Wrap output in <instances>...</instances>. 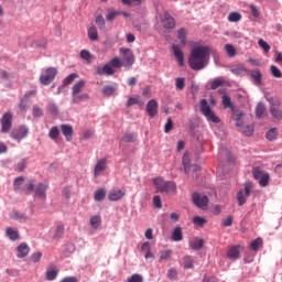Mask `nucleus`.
<instances>
[{
  "label": "nucleus",
  "mask_w": 282,
  "mask_h": 282,
  "mask_svg": "<svg viewBox=\"0 0 282 282\" xmlns=\"http://www.w3.org/2000/svg\"><path fill=\"white\" fill-rule=\"evenodd\" d=\"M212 48L209 46H196L192 50L189 55V66L192 69L199 72L206 67L208 56H210Z\"/></svg>",
  "instance_id": "obj_1"
},
{
  "label": "nucleus",
  "mask_w": 282,
  "mask_h": 282,
  "mask_svg": "<svg viewBox=\"0 0 282 282\" xmlns=\"http://www.w3.org/2000/svg\"><path fill=\"white\" fill-rule=\"evenodd\" d=\"M86 82L85 79H80L73 85L72 96H73V105H78L85 100H89V94H82L83 89H85Z\"/></svg>",
  "instance_id": "obj_2"
},
{
  "label": "nucleus",
  "mask_w": 282,
  "mask_h": 282,
  "mask_svg": "<svg viewBox=\"0 0 282 282\" xmlns=\"http://www.w3.org/2000/svg\"><path fill=\"white\" fill-rule=\"evenodd\" d=\"M34 184H36V181H28L26 191H29L30 193H34L35 197H39V199H45V197H47L46 193L50 188V185H47L46 183H39L35 186Z\"/></svg>",
  "instance_id": "obj_3"
},
{
  "label": "nucleus",
  "mask_w": 282,
  "mask_h": 282,
  "mask_svg": "<svg viewBox=\"0 0 282 282\" xmlns=\"http://www.w3.org/2000/svg\"><path fill=\"white\" fill-rule=\"evenodd\" d=\"M153 184L158 193H175L177 191V185H175V182L165 181L163 177L154 178Z\"/></svg>",
  "instance_id": "obj_4"
},
{
  "label": "nucleus",
  "mask_w": 282,
  "mask_h": 282,
  "mask_svg": "<svg viewBox=\"0 0 282 282\" xmlns=\"http://www.w3.org/2000/svg\"><path fill=\"white\" fill-rule=\"evenodd\" d=\"M252 176L256 181H258L259 186L265 188L270 184V173L263 171L260 166H256L252 169Z\"/></svg>",
  "instance_id": "obj_5"
},
{
  "label": "nucleus",
  "mask_w": 282,
  "mask_h": 282,
  "mask_svg": "<svg viewBox=\"0 0 282 282\" xmlns=\"http://www.w3.org/2000/svg\"><path fill=\"white\" fill-rule=\"evenodd\" d=\"M200 112L205 116L208 122H214L215 124H219L221 122L219 117L213 112V109H210V105H208V100L206 99L200 100Z\"/></svg>",
  "instance_id": "obj_6"
},
{
  "label": "nucleus",
  "mask_w": 282,
  "mask_h": 282,
  "mask_svg": "<svg viewBox=\"0 0 282 282\" xmlns=\"http://www.w3.org/2000/svg\"><path fill=\"white\" fill-rule=\"evenodd\" d=\"M119 54L122 57L121 63L123 64V67H126V69H131L135 63V55L133 54V51H131V48L121 47L119 50Z\"/></svg>",
  "instance_id": "obj_7"
},
{
  "label": "nucleus",
  "mask_w": 282,
  "mask_h": 282,
  "mask_svg": "<svg viewBox=\"0 0 282 282\" xmlns=\"http://www.w3.org/2000/svg\"><path fill=\"white\" fill-rule=\"evenodd\" d=\"M269 102L271 105L270 113H271L272 118H274V120H282V110L279 109V107H281V101L271 97L269 99Z\"/></svg>",
  "instance_id": "obj_8"
},
{
  "label": "nucleus",
  "mask_w": 282,
  "mask_h": 282,
  "mask_svg": "<svg viewBox=\"0 0 282 282\" xmlns=\"http://www.w3.org/2000/svg\"><path fill=\"white\" fill-rule=\"evenodd\" d=\"M56 74H58V72L56 70V68L54 67H48L45 70V74L40 76V83L41 85H50V83H52L54 80V78H56Z\"/></svg>",
  "instance_id": "obj_9"
},
{
  "label": "nucleus",
  "mask_w": 282,
  "mask_h": 282,
  "mask_svg": "<svg viewBox=\"0 0 282 282\" xmlns=\"http://www.w3.org/2000/svg\"><path fill=\"white\" fill-rule=\"evenodd\" d=\"M193 203L197 208H202V210L206 209L208 206V196L199 194V193H194L192 195Z\"/></svg>",
  "instance_id": "obj_10"
},
{
  "label": "nucleus",
  "mask_w": 282,
  "mask_h": 282,
  "mask_svg": "<svg viewBox=\"0 0 282 282\" xmlns=\"http://www.w3.org/2000/svg\"><path fill=\"white\" fill-rule=\"evenodd\" d=\"M250 193H252V185L246 184L245 189H240L237 194L238 205L243 206L246 204L248 197H250Z\"/></svg>",
  "instance_id": "obj_11"
},
{
  "label": "nucleus",
  "mask_w": 282,
  "mask_h": 282,
  "mask_svg": "<svg viewBox=\"0 0 282 282\" xmlns=\"http://www.w3.org/2000/svg\"><path fill=\"white\" fill-rule=\"evenodd\" d=\"M28 133H30V130H28V127L21 126L11 131V138L12 140H17L18 142H21L23 138H28Z\"/></svg>",
  "instance_id": "obj_12"
},
{
  "label": "nucleus",
  "mask_w": 282,
  "mask_h": 282,
  "mask_svg": "<svg viewBox=\"0 0 282 282\" xmlns=\"http://www.w3.org/2000/svg\"><path fill=\"white\" fill-rule=\"evenodd\" d=\"M161 23L165 30H173V28H175V18L172 17L169 11H165L161 15Z\"/></svg>",
  "instance_id": "obj_13"
},
{
  "label": "nucleus",
  "mask_w": 282,
  "mask_h": 282,
  "mask_svg": "<svg viewBox=\"0 0 282 282\" xmlns=\"http://www.w3.org/2000/svg\"><path fill=\"white\" fill-rule=\"evenodd\" d=\"M1 132L2 133H8L10 129H12V113L11 112H6L2 118H1Z\"/></svg>",
  "instance_id": "obj_14"
},
{
  "label": "nucleus",
  "mask_w": 282,
  "mask_h": 282,
  "mask_svg": "<svg viewBox=\"0 0 282 282\" xmlns=\"http://www.w3.org/2000/svg\"><path fill=\"white\" fill-rule=\"evenodd\" d=\"M96 74L97 76H113V74H116V69H113V67L108 63L104 66L97 67Z\"/></svg>",
  "instance_id": "obj_15"
},
{
  "label": "nucleus",
  "mask_w": 282,
  "mask_h": 282,
  "mask_svg": "<svg viewBox=\"0 0 282 282\" xmlns=\"http://www.w3.org/2000/svg\"><path fill=\"white\" fill-rule=\"evenodd\" d=\"M124 195H127V193L122 189H112L108 194V199L109 202H120Z\"/></svg>",
  "instance_id": "obj_16"
},
{
  "label": "nucleus",
  "mask_w": 282,
  "mask_h": 282,
  "mask_svg": "<svg viewBox=\"0 0 282 282\" xmlns=\"http://www.w3.org/2000/svg\"><path fill=\"white\" fill-rule=\"evenodd\" d=\"M158 101L155 99H151L147 104V112L150 116V118H155L158 116Z\"/></svg>",
  "instance_id": "obj_17"
},
{
  "label": "nucleus",
  "mask_w": 282,
  "mask_h": 282,
  "mask_svg": "<svg viewBox=\"0 0 282 282\" xmlns=\"http://www.w3.org/2000/svg\"><path fill=\"white\" fill-rule=\"evenodd\" d=\"M104 171H107V159H101L97 162L94 169V175L95 177H98L100 173H104Z\"/></svg>",
  "instance_id": "obj_18"
},
{
  "label": "nucleus",
  "mask_w": 282,
  "mask_h": 282,
  "mask_svg": "<svg viewBox=\"0 0 282 282\" xmlns=\"http://www.w3.org/2000/svg\"><path fill=\"white\" fill-rule=\"evenodd\" d=\"M61 130L67 142H72V138H74V128L70 124H62Z\"/></svg>",
  "instance_id": "obj_19"
},
{
  "label": "nucleus",
  "mask_w": 282,
  "mask_h": 282,
  "mask_svg": "<svg viewBox=\"0 0 282 282\" xmlns=\"http://www.w3.org/2000/svg\"><path fill=\"white\" fill-rule=\"evenodd\" d=\"M6 235L10 239V241H19V239H21V235H19V230L12 227L7 228Z\"/></svg>",
  "instance_id": "obj_20"
},
{
  "label": "nucleus",
  "mask_w": 282,
  "mask_h": 282,
  "mask_svg": "<svg viewBox=\"0 0 282 282\" xmlns=\"http://www.w3.org/2000/svg\"><path fill=\"white\" fill-rule=\"evenodd\" d=\"M58 276V268L51 265L46 269V281H54Z\"/></svg>",
  "instance_id": "obj_21"
},
{
  "label": "nucleus",
  "mask_w": 282,
  "mask_h": 282,
  "mask_svg": "<svg viewBox=\"0 0 282 282\" xmlns=\"http://www.w3.org/2000/svg\"><path fill=\"white\" fill-rule=\"evenodd\" d=\"M30 254V247H28V243L22 242L18 247V259H24V257H28Z\"/></svg>",
  "instance_id": "obj_22"
},
{
  "label": "nucleus",
  "mask_w": 282,
  "mask_h": 282,
  "mask_svg": "<svg viewBox=\"0 0 282 282\" xmlns=\"http://www.w3.org/2000/svg\"><path fill=\"white\" fill-rule=\"evenodd\" d=\"M172 50H173L175 58H177V61H178V65H181V66L184 65V53L182 52V50H180V46L173 44Z\"/></svg>",
  "instance_id": "obj_23"
},
{
  "label": "nucleus",
  "mask_w": 282,
  "mask_h": 282,
  "mask_svg": "<svg viewBox=\"0 0 282 282\" xmlns=\"http://www.w3.org/2000/svg\"><path fill=\"white\" fill-rule=\"evenodd\" d=\"M11 219H14L15 221H20V224H23L28 221L29 217L24 213L15 210L11 213Z\"/></svg>",
  "instance_id": "obj_24"
},
{
  "label": "nucleus",
  "mask_w": 282,
  "mask_h": 282,
  "mask_svg": "<svg viewBox=\"0 0 282 282\" xmlns=\"http://www.w3.org/2000/svg\"><path fill=\"white\" fill-rule=\"evenodd\" d=\"M228 259H231V261H237L239 259V246H232L228 249L227 252Z\"/></svg>",
  "instance_id": "obj_25"
},
{
  "label": "nucleus",
  "mask_w": 282,
  "mask_h": 282,
  "mask_svg": "<svg viewBox=\"0 0 282 282\" xmlns=\"http://www.w3.org/2000/svg\"><path fill=\"white\" fill-rule=\"evenodd\" d=\"M137 140H138V133L135 132H126L121 138V142H126V143H133Z\"/></svg>",
  "instance_id": "obj_26"
},
{
  "label": "nucleus",
  "mask_w": 282,
  "mask_h": 282,
  "mask_svg": "<svg viewBox=\"0 0 282 282\" xmlns=\"http://www.w3.org/2000/svg\"><path fill=\"white\" fill-rule=\"evenodd\" d=\"M189 247L192 250H202L204 248V239L194 238L189 240Z\"/></svg>",
  "instance_id": "obj_27"
},
{
  "label": "nucleus",
  "mask_w": 282,
  "mask_h": 282,
  "mask_svg": "<svg viewBox=\"0 0 282 282\" xmlns=\"http://www.w3.org/2000/svg\"><path fill=\"white\" fill-rule=\"evenodd\" d=\"M105 197H107V189L105 188H98L95 193H94V199L95 202H102V199H105Z\"/></svg>",
  "instance_id": "obj_28"
},
{
  "label": "nucleus",
  "mask_w": 282,
  "mask_h": 282,
  "mask_svg": "<svg viewBox=\"0 0 282 282\" xmlns=\"http://www.w3.org/2000/svg\"><path fill=\"white\" fill-rule=\"evenodd\" d=\"M0 78L1 80H4L6 83H10L12 78H14V73H11L6 69H0Z\"/></svg>",
  "instance_id": "obj_29"
},
{
  "label": "nucleus",
  "mask_w": 282,
  "mask_h": 282,
  "mask_svg": "<svg viewBox=\"0 0 282 282\" xmlns=\"http://www.w3.org/2000/svg\"><path fill=\"white\" fill-rule=\"evenodd\" d=\"M182 239H184L182 227H175L172 232V241H182Z\"/></svg>",
  "instance_id": "obj_30"
},
{
  "label": "nucleus",
  "mask_w": 282,
  "mask_h": 282,
  "mask_svg": "<svg viewBox=\"0 0 282 282\" xmlns=\"http://www.w3.org/2000/svg\"><path fill=\"white\" fill-rule=\"evenodd\" d=\"M108 64H110V67H115V69H120L121 67H124V64H122V59H120V57L118 56L111 58Z\"/></svg>",
  "instance_id": "obj_31"
},
{
  "label": "nucleus",
  "mask_w": 282,
  "mask_h": 282,
  "mask_svg": "<svg viewBox=\"0 0 282 282\" xmlns=\"http://www.w3.org/2000/svg\"><path fill=\"white\" fill-rule=\"evenodd\" d=\"M265 113V104L259 102L256 107V118H263V115Z\"/></svg>",
  "instance_id": "obj_32"
},
{
  "label": "nucleus",
  "mask_w": 282,
  "mask_h": 282,
  "mask_svg": "<svg viewBox=\"0 0 282 282\" xmlns=\"http://www.w3.org/2000/svg\"><path fill=\"white\" fill-rule=\"evenodd\" d=\"M223 105L225 109H231V111L235 110V106H232V100L230 99V96L224 95L223 96Z\"/></svg>",
  "instance_id": "obj_33"
},
{
  "label": "nucleus",
  "mask_w": 282,
  "mask_h": 282,
  "mask_svg": "<svg viewBox=\"0 0 282 282\" xmlns=\"http://www.w3.org/2000/svg\"><path fill=\"white\" fill-rule=\"evenodd\" d=\"M175 87L178 91H184V88L186 87V79L184 77H177L175 79Z\"/></svg>",
  "instance_id": "obj_34"
},
{
  "label": "nucleus",
  "mask_w": 282,
  "mask_h": 282,
  "mask_svg": "<svg viewBox=\"0 0 282 282\" xmlns=\"http://www.w3.org/2000/svg\"><path fill=\"white\" fill-rule=\"evenodd\" d=\"M231 72L236 75V76H243V74L248 73V69H246V67L239 65V66H234L231 68Z\"/></svg>",
  "instance_id": "obj_35"
},
{
  "label": "nucleus",
  "mask_w": 282,
  "mask_h": 282,
  "mask_svg": "<svg viewBox=\"0 0 282 282\" xmlns=\"http://www.w3.org/2000/svg\"><path fill=\"white\" fill-rule=\"evenodd\" d=\"M88 39L90 41H96L98 39V30L96 26L93 25L88 28Z\"/></svg>",
  "instance_id": "obj_36"
},
{
  "label": "nucleus",
  "mask_w": 282,
  "mask_h": 282,
  "mask_svg": "<svg viewBox=\"0 0 282 282\" xmlns=\"http://www.w3.org/2000/svg\"><path fill=\"white\" fill-rule=\"evenodd\" d=\"M76 78H78V74L72 73L70 75H68V76L63 80V87H67V85H72V83H74V80H76Z\"/></svg>",
  "instance_id": "obj_37"
},
{
  "label": "nucleus",
  "mask_w": 282,
  "mask_h": 282,
  "mask_svg": "<svg viewBox=\"0 0 282 282\" xmlns=\"http://www.w3.org/2000/svg\"><path fill=\"white\" fill-rule=\"evenodd\" d=\"M228 21L230 23H237V22L241 21V13H239V12L229 13Z\"/></svg>",
  "instance_id": "obj_38"
},
{
  "label": "nucleus",
  "mask_w": 282,
  "mask_h": 282,
  "mask_svg": "<svg viewBox=\"0 0 282 282\" xmlns=\"http://www.w3.org/2000/svg\"><path fill=\"white\" fill-rule=\"evenodd\" d=\"M101 224H102V218H100V216H93L90 218V225L93 228H100Z\"/></svg>",
  "instance_id": "obj_39"
},
{
  "label": "nucleus",
  "mask_w": 282,
  "mask_h": 282,
  "mask_svg": "<svg viewBox=\"0 0 282 282\" xmlns=\"http://www.w3.org/2000/svg\"><path fill=\"white\" fill-rule=\"evenodd\" d=\"M58 135H61V131L58 130V127L51 128L48 132V137L51 140H58Z\"/></svg>",
  "instance_id": "obj_40"
},
{
  "label": "nucleus",
  "mask_w": 282,
  "mask_h": 282,
  "mask_svg": "<svg viewBox=\"0 0 282 282\" xmlns=\"http://www.w3.org/2000/svg\"><path fill=\"white\" fill-rule=\"evenodd\" d=\"M101 91L104 96H113L116 93V86H105Z\"/></svg>",
  "instance_id": "obj_41"
},
{
  "label": "nucleus",
  "mask_w": 282,
  "mask_h": 282,
  "mask_svg": "<svg viewBox=\"0 0 282 282\" xmlns=\"http://www.w3.org/2000/svg\"><path fill=\"white\" fill-rule=\"evenodd\" d=\"M221 85H224V79H221V78L218 77V78L214 79V80L210 83L209 89H213V90L219 89V87H221Z\"/></svg>",
  "instance_id": "obj_42"
},
{
  "label": "nucleus",
  "mask_w": 282,
  "mask_h": 282,
  "mask_svg": "<svg viewBox=\"0 0 282 282\" xmlns=\"http://www.w3.org/2000/svg\"><path fill=\"white\" fill-rule=\"evenodd\" d=\"M183 166H184L185 173H188V170L191 169V158L188 156V153H185L183 155Z\"/></svg>",
  "instance_id": "obj_43"
},
{
  "label": "nucleus",
  "mask_w": 282,
  "mask_h": 282,
  "mask_svg": "<svg viewBox=\"0 0 282 282\" xmlns=\"http://www.w3.org/2000/svg\"><path fill=\"white\" fill-rule=\"evenodd\" d=\"M225 50H226L228 56H230L231 58L234 56H237V48H235V46H232V44H226Z\"/></svg>",
  "instance_id": "obj_44"
},
{
  "label": "nucleus",
  "mask_w": 282,
  "mask_h": 282,
  "mask_svg": "<svg viewBox=\"0 0 282 282\" xmlns=\"http://www.w3.org/2000/svg\"><path fill=\"white\" fill-rule=\"evenodd\" d=\"M23 182H25V178L23 176L17 177L13 183L14 191H21V186H23Z\"/></svg>",
  "instance_id": "obj_45"
},
{
  "label": "nucleus",
  "mask_w": 282,
  "mask_h": 282,
  "mask_svg": "<svg viewBox=\"0 0 282 282\" xmlns=\"http://www.w3.org/2000/svg\"><path fill=\"white\" fill-rule=\"evenodd\" d=\"M278 134L276 128H272L267 132L265 138L272 142V140H276Z\"/></svg>",
  "instance_id": "obj_46"
},
{
  "label": "nucleus",
  "mask_w": 282,
  "mask_h": 282,
  "mask_svg": "<svg viewBox=\"0 0 282 282\" xmlns=\"http://www.w3.org/2000/svg\"><path fill=\"white\" fill-rule=\"evenodd\" d=\"M232 118L234 120H236V126L239 127V121L241 120V118H243V111L241 110H232Z\"/></svg>",
  "instance_id": "obj_47"
},
{
  "label": "nucleus",
  "mask_w": 282,
  "mask_h": 282,
  "mask_svg": "<svg viewBox=\"0 0 282 282\" xmlns=\"http://www.w3.org/2000/svg\"><path fill=\"white\" fill-rule=\"evenodd\" d=\"M177 39L181 41L182 45H186V30L185 29L178 30Z\"/></svg>",
  "instance_id": "obj_48"
},
{
  "label": "nucleus",
  "mask_w": 282,
  "mask_h": 282,
  "mask_svg": "<svg viewBox=\"0 0 282 282\" xmlns=\"http://www.w3.org/2000/svg\"><path fill=\"white\" fill-rule=\"evenodd\" d=\"M261 246H263V239L261 238H257L254 241L251 242V249L254 250V252H257V250H259Z\"/></svg>",
  "instance_id": "obj_49"
},
{
  "label": "nucleus",
  "mask_w": 282,
  "mask_h": 282,
  "mask_svg": "<svg viewBox=\"0 0 282 282\" xmlns=\"http://www.w3.org/2000/svg\"><path fill=\"white\" fill-rule=\"evenodd\" d=\"M263 75H261V72L259 70H253L251 73V77L253 78L256 85H261V78Z\"/></svg>",
  "instance_id": "obj_50"
},
{
  "label": "nucleus",
  "mask_w": 282,
  "mask_h": 282,
  "mask_svg": "<svg viewBox=\"0 0 282 282\" xmlns=\"http://www.w3.org/2000/svg\"><path fill=\"white\" fill-rule=\"evenodd\" d=\"M183 265L186 270H191L193 268V258L192 257H184L183 258Z\"/></svg>",
  "instance_id": "obj_51"
},
{
  "label": "nucleus",
  "mask_w": 282,
  "mask_h": 282,
  "mask_svg": "<svg viewBox=\"0 0 282 282\" xmlns=\"http://www.w3.org/2000/svg\"><path fill=\"white\" fill-rule=\"evenodd\" d=\"M171 254H173L172 250H163L160 253V259L161 261H169L171 259Z\"/></svg>",
  "instance_id": "obj_52"
},
{
  "label": "nucleus",
  "mask_w": 282,
  "mask_h": 282,
  "mask_svg": "<svg viewBox=\"0 0 282 282\" xmlns=\"http://www.w3.org/2000/svg\"><path fill=\"white\" fill-rule=\"evenodd\" d=\"M128 282H144V278L141 274L134 273L127 279Z\"/></svg>",
  "instance_id": "obj_53"
},
{
  "label": "nucleus",
  "mask_w": 282,
  "mask_h": 282,
  "mask_svg": "<svg viewBox=\"0 0 282 282\" xmlns=\"http://www.w3.org/2000/svg\"><path fill=\"white\" fill-rule=\"evenodd\" d=\"M258 45L265 52V54L270 52V44H268L263 39L258 41Z\"/></svg>",
  "instance_id": "obj_54"
},
{
  "label": "nucleus",
  "mask_w": 282,
  "mask_h": 282,
  "mask_svg": "<svg viewBox=\"0 0 282 282\" xmlns=\"http://www.w3.org/2000/svg\"><path fill=\"white\" fill-rule=\"evenodd\" d=\"M116 17H120V11L110 10V11H108L106 20L107 21H113V19H116Z\"/></svg>",
  "instance_id": "obj_55"
},
{
  "label": "nucleus",
  "mask_w": 282,
  "mask_h": 282,
  "mask_svg": "<svg viewBox=\"0 0 282 282\" xmlns=\"http://www.w3.org/2000/svg\"><path fill=\"white\" fill-rule=\"evenodd\" d=\"M26 166H28V160L22 159V160L17 164V170H18L20 173H23V171H25Z\"/></svg>",
  "instance_id": "obj_56"
},
{
  "label": "nucleus",
  "mask_w": 282,
  "mask_h": 282,
  "mask_svg": "<svg viewBox=\"0 0 282 282\" xmlns=\"http://www.w3.org/2000/svg\"><path fill=\"white\" fill-rule=\"evenodd\" d=\"M271 74L274 76V78H282L281 69H279V67L275 65H271Z\"/></svg>",
  "instance_id": "obj_57"
},
{
  "label": "nucleus",
  "mask_w": 282,
  "mask_h": 282,
  "mask_svg": "<svg viewBox=\"0 0 282 282\" xmlns=\"http://www.w3.org/2000/svg\"><path fill=\"white\" fill-rule=\"evenodd\" d=\"M167 279H170V281L177 280V270H175V268H172L167 271Z\"/></svg>",
  "instance_id": "obj_58"
},
{
  "label": "nucleus",
  "mask_w": 282,
  "mask_h": 282,
  "mask_svg": "<svg viewBox=\"0 0 282 282\" xmlns=\"http://www.w3.org/2000/svg\"><path fill=\"white\" fill-rule=\"evenodd\" d=\"M95 23L98 25L99 30H105V18H102V15H98Z\"/></svg>",
  "instance_id": "obj_59"
},
{
  "label": "nucleus",
  "mask_w": 282,
  "mask_h": 282,
  "mask_svg": "<svg viewBox=\"0 0 282 282\" xmlns=\"http://www.w3.org/2000/svg\"><path fill=\"white\" fill-rule=\"evenodd\" d=\"M140 102L139 97H130L126 104L127 107H133V105H138Z\"/></svg>",
  "instance_id": "obj_60"
},
{
  "label": "nucleus",
  "mask_w": 282,
  "mask_h": 282,
  "mask_svg": "<svg viewBox=\"0 0 282 282\" xmlns=\"http://www.w3.org/2000/svg\"><path fill=\"white\" fill-rule=\"evenodd\" d=\"M41 116H43V109L39 106H33V117L41 118Z\"/></svg>",
  "instance_id": "obj_61"
},
{
  "label": "nucleus",
  "mask_w": 282,
  "mask_h": 282,
  "mask_svg": "<svg viewBox=\"0 0 282 282\" xmlns=\"http://www.w3.org/2000/svg\"><path fill=\"white\" fill-rule=\"evenodd\" d=\"M171 131H173V120L169 118L164 127V132L170 133Z\"/></svg>",
  "instance_id": "obj_62"
},
{
  "label": "nucleus",
  "mask_w": 282,
  "mask_h": 282,
  "mask_svg": "<svg viewBox=\"0 0 282 282\" xmlns=\"http://www.w3.org/2000/svg\"><path fill=\"white\" fill-rule=\"evenodd\" d=\"M193 221L196 224V226H204V224H206V219L199 216H195Z\"/></svg>",
  "instance_id": "obj_63"
},
{
  "label": "nucleus",
  "mask_w": 282,
  "mask_h": 282,
  "mask_svg": "<svg viewBox=\"0 0 282 282\" xmlns=\"http://www.w3.org/2000/svg\"><path fill=\"white\" fill-rule=\"evenodd\" d=\"M61 282H78V278L76 276H66L61 280Z\"/></svg>",
  "instance_id": "obj_64"
}]
</instances>
